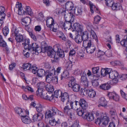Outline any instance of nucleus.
<instances>
[{"instance_id":"72a5a7b5","label":"nucleus","mask_w":127,"mask_h":127,"mask_svg":"<svg viewBox=\"0 0 127 127\" xmlns=\"http://www.w3.org/2000/svg\"><path fill=\"white\" fill-rule=\"evenodd\" d=\"M45 74V70L43 69H40L37 71V76L39 77H42Z\"/></svg>"},{"instance_id":"f704fd0d","label":"nucleus","mask_w":127,"mask_h":127,"mask_svg":"<svg viewBox=\"0 0 127 127\" xmlns=\"http://www.w3.org/2000/svg\"><path fill=\"white\" fill-rule=\"evenodd\" d=\"M89 90L88 88L84 87L81 89L80 91V94L82 95H87L88 94Z\"/></svg>"},{"instance_id":"37998d69","label":"nucleus","mask_w":127,"mask_h":127,"mask_svg":"<svg viewBox=\"0 0 127 127\" xmlns=\"http://www.w3.org/2000/svg\"><path fill=\"white\" fill-rule=\"evenodd\" d=\"M87 75L86 72L84 71L82 75L81 76V82L88 80L86 77Z\"/></svg>"},{"instance_id":"ddd939ff","label":"nucleus","mask_w":127,"mask_h":127,"mask_svg":"<svg viewBox=\"0 0 127 127\" xmlns=\"http://www.w3.org/2000/svg\"><path fill=\"white\" fill-rule=\"evenodd\" d=\"M54 96L58 98L59 96V97H61V101L64 102V93L61 91L59 90L56 91L54 92Z\"/></svg>"},{"instance_id":"c756f323","label":"nucleus","mask_w":127,"mask_h":127,"mask_svg":"<svg viewBox=\"0 0 127 127\" xmlns=\"http://www.w3.org/2000/svg\"><path fill=\"white\" fill-rule=\"evenodd\" d=\"M23 23V24H25L27 25H29L31 22V19L29 17H26L23 19L22 20Z\"/></svg>"},{"instance_id":"0eeeda50","label":"nucleus","mask_w":127,"mask_h":127,"mask_svg":"<svg viewBox=\"0 0 127 127\" xmlns=\"http://www.w3.org/2000/svg\"><path fill=\"white\" fill-rule=\"evenodd\" d=\"M66 105L64 108V113L66 115H68L69 116L71 119H74V114L73 111H72L71 109H72L73 108H71V106Z\"/></svg>"},{"instance_id":"a878e982","label":"nucleus","mask_w":127,"mask_h":127,"mask_svg":"<svg viewBox=\"0 0 127 127\" xmlns=\"http://www.w3.org/2000/svg\"><path fill=\"white\" fill-rule=\"evenodd\" d=\"M45 88L48 92L52 93L54 90V89L53 86L49 83L46 84L45 86Z\"/></svg>"},{"instance_id":"338daca9","label":"nucleus","mask_w":127,"mask_h":127,"mask_svg":"<svg viewBox=\"0 0 127 127\" xmlns=\"http://www.w3.org/2000/svg\"><path fill=\"white\" fill-rule=\"evenodd\" d=\"M82 84L84 87L88 88V80L81 82Z\"/></svg>"},{"instance_id":"f257e3e1","label":"nucleus","mask_w":127,"mask_h":127,"mask_svg":"<svg viewBox=\"0 0 127 127\" xmlns=\"http://www.w3.org/2000/svg\"><path fill=\"white\" fill-rule=\"evenodd\" d=\"M47 55L51 58H53L54 59L58 60L60 57H64V51L61 49H59V47L55 45L53 49L49 47L47 52Z\"/></svg>"},{"instance_id":"69168bd1","label":"nucleus","mask_w":127,"mask_h":127,"mask_svg":"<svg viewBox=\"0 0 127 127\" xmlns=\"http://www.w3.org/2000/svg\"><path fill=\"white\" fill-rule=\"evenodd\" d=\"M105 54H106L105 55L108 58L112 56V54L111 51L110 50H108L106 51L105 53Z\"/></svg>"},{"instance_id":"9d476101","label":"nucleus","mask_w":127,"mask_h":127,"mask_svg":"<svg viewBox=\"0 0 127 127\" xmlns=\"http://www.w3.org/2000/svg\"><path fill=\"white\" fill-rule=\"evenodd\" d=\"M108 95L110 99H113L115 101H118L119 100V96L114 92L109 93Z\"/></svg>"},{"instance_id":"58836bf2","label":"nucleus","mask_w":127,"mask_h":127,"mask_svg":"<svg viewBox=\"0 0 127 127\" xmlns=\"http://www.w3.org/2000/svg\"><path fill=\"white\" fill-rule=\"evenodd\" d=\"M15 39L17 42H20L23 41V37L21 35H18L16 36Z\"/></svg>"},{"instance_id":"052dcab7","label":"nucleus","mask_w":127,"mask_h":127,"mask_svg":"<svg viewBox=\"0 0 127 127\" xmlns=\"http://www.w3.org/2000/svg\"><path fill=\"white\" fill-rule=\"evenodd\" d=\"M112 69L110 71V72H108V74L109 75V77L111 79H113L115 78V76L114 75V71H112Z\"/></svg>"},{"instance_id":"39448f33","label":"nucleus","mask_w":127,"mask_h":127,"mask_svg":"<svg viewBox=\"0 0 127 127\" xmlns=\"http://www.w3.org/2000/svg\"><path fill=\"white\" fill-rule=\"evenodd\" d=\"M53 73L49 72L46 76V81L48 83L56 84L58 83V78L54 76Z\"/></svg>"},{"instance_id":"e433bc0d","label":"nucleus","mask_w":127,"mask_h":127,"mask_svg":"<svg viewBox=\"0 0 127 127\" xmlns=\"http://www.w3.org/2000/svg\"><path fill=\"white\" fill-rule=\"evenodd\" d=\"M64 8H62L60 9H57L56 11L54 12V14L55 15H58L60 13L61 15H63L64 12Z\"/></svg>"},{"instance_id":"dca6fc26","label":"nucleus","mask_w":127,"mask_h":127,"mask_svg":"<svg viewBox=\"0 0 127 127\" xmlns=\"http://www.w3.org/2000/svg\"><path fill=\"white\" fill-rule=\"evenodd\" d=\"M26 115L24 114V116L21 117V120L24 123L29 124L31 123V121L30 118Z\"/></svg>"},{"instance_id":"79ce46f5","label":"nucleus","mask_w":127,"mask_h":127,"mask_svg":"<svg viewBox=\"0 0 127 127\" xmlns=\"http://www.w3.org/2000/svg\"><path fill=\"white\" fill-rule=\"evenodd\" d=\"M45 83L43 82H40L37 84V89L39 88L40 89H43L45 87Z\"/></svg>"},{"instance_id":"b1692460","label":"nucleus","mask_w":127,"mask_h":127,"mask_svg":"<svg viewBox=\"0 0 127 127\" xmlns=\"http://www.w3.org/2000/svg\"><path fill=\"white\" fill-rule=\"evenodd\" d=\"M93 44H92L91 41L90 40H88V39L83 41V46L85 47L86 49L91 46Z\"/></svg>"},{"instance_id":"473e14b6","label":"nucleus","mask_w":127,"mask_h":127,"mask_svg":"<svg viewBox=\"0 0 127 127\" xmlns=\"http://www.w3.org/2000/svg\"><path fill=\"white\" fill-rule=\"evenodd\" d=\"M74 40L78 44L80 43L83 40L81 36L79 34L76 36L74 38Z\"/></svg>"},{"instance_id":"5fc2aeb1","label":"nucleus","mask_w":127,"mask_h":127,"mask_svg":"<svg viewBox=\"0 0 127 127\" xmlns=\"http://www.w3.org/2000/svg\"><path fill=\"white\" fill-rule=\"evenodd\" d=\"M38 68L36 66H34L32 65L31 68V71H32V72L34 74H35L36 73H37V71L38 70Z\"/></svg>"},{"instance_id":"5701e85b","label":"nucleus","mask_w":127,"mask_h":127,"mask_svg":"<svg viewBox=\"0 0 127 127\" xmlns=\"http://www.w3.org/2000/svg\"><path fill=\"white\" fill-rule=\"evenodd\" d=\"M68 79L69 80L68 83V85L69 87L72 86V85L76 83L75 78L73 77H68Z\"/></svg>"},{"instance_id":"ea45409f","label":"nucleus","mask_w":127,"mask_h":127,"mask_svg":"<svg viewBox=\"0 0 127 127\" xmlns=\"http://www.w3.org/2000/svg\"><path fill=\"white\" fill-rule=\"evenodd\" d=\"M110 113L113 119H115L117 118V116L115 111L114 110H111L110 111Z\"/></svg>"},{"instance_id":"774afa93","label":"nucleus","mask_w":127,"mask_h":127,"mask_svg":"<svg viewBox=\"0 0 127 127\" xmlns=\"http://www.w3.org/2000/svg\"><path fill=\"white\" fill-rule=\"evenodd\" d=\"M92 85L94 87H96L99 85V83L98 81L96 80H93L92 82Z\"/></svg>"},{"instance_id":"bb28decb","label":"nucleus","mask_w":127,"mask_h":127,"mask_svg":"<svg viewBox=\"0 0 127 127\" xmlns=\"http://www.w3.org/2000/svg\"><path fill=\"white\" fill-rule=\"evenodd\" d=\"M112 9L113 10H117L120 9V4L119 3H114L111 5Z\"/></svg>"},{"instance_id":"6e6d98bb","label":"nucleus","mask_w":127,"mask_h":127,"mask_svg":"<svg viewBox=\"0 0 127 127\" xmlns=\"http://www.w3.org/2000/svg\"><path fill=\"white\" fill-rule=\"evenodd\" d=\"M38 90L36 92V93L37 96H41L42 95V92H43V89H37Z\"/></svg>"},{"instance_id":"6e6552de","label":"nucleus","mask_w":127,"mask_h":127,"mask_svg":"<svg viewBox=\"0 0 127 127\" xmlns=\"http://www.w3.org/2000/svg\"><path fill=\"white\" fill-rule=\"evenodd\" d=\"M77 103L83 110H86L87 108L88 105L87 103L84 99H81L79 101H76L75 104L76 106L77 105Z\"/></svg>"},{"instance_id":"7ed1b4c3","label":"nucleus","mask_w":127,"mask_h":127,"mask_svg":"<svg viewBox=\"0 0 127 127\" xmlns=\"http://www.w3.org/2000/svg\"><path fill=\"white\" fill-rule=\"evenodd\" d=\"M74 29L72 31L75 30L78 33H80L83 41L88 40L89 38V32L87 31H83V27L82 25L78 23H75L72 28Z\"/></svg>"},{"instance_id":"aec40b11","label":"nucleus","mask_w":127,"mask_h":127,"mask_svg":"<svg viewBox=\"0 0 127 127\" xmlns=\"http://www.w3.org/2000/svg\"><path fill=\"white\" fill-rule=\"evenodd\" d=\"M111 69L108 68H102L101 71V75L103 76H105L108 74V72H110Z\"/></svg>"},{"instance_id":"4d7b16f0","label":"nucleus","mask_w":127,"mask_h":127,"mask_svg":"<svg viewBox=\"0 0 127 127\" xmlns=\"http://www.w3.org/2000/svg\"><path fill=\"white\" fill-rule=\"evenodd\" d=\"M5 16V13L2 14L0 13V23H1L2 22L1 26L3 23V20L4 19Z\"/></svg>"},{"instance_id":"c85d7f7f","label":"nucleus","mask_w":127,"mask_h":127,"mask_svg":"<svg viewBox=\"0 0 127 127\" xmlns=\"http://www.w3.org/2000/svg\"><path fill=\"white\" fill-rule=\"evenodd\" d=\"M72 88L73 91L75 92H78L80 89V85L77 84H74L72 85V87H69Z\"/></svg>"},{"instance_id":"a18cd8bd","label":"nucleus","mask_w":127,"mask_h":127,"mask_svg":"<svg viewBox=\"0 0 127 127\" xmlns=\"http://www.w3.org/2000/svg\"><path fill=\"white\" fill-rule=\"evenodd\" d=\"M35 108L37 111L39 113H40L42 110V106L40 104H36V106L35 107Z\"/></svg>"},{"instance_id":"8fccbe9b","label":"nucleus","mask_w":127,"mask_h":127,"mask_svg":"<svg viewBox=\"0 0 127 127\" xmlns=\"http://www.w3.org/2000/svg\"><path fill=\"white\" fill-rule=\"evenodd\" d=\"M65 67L66 68V70H69L71 68L72 66L71 63L69 61L66 62L65 65Z\"/></svg>"},{"instance_id":"13d9d810","label":"nucleus","mask_w":127,"mask_h":127,"mask_svg":"<svg viewBox=\"0 0 127 127\" xmlns=\"http://www.w3.org/2000/svg\"><path fill=\"white\" fill-rule=\"evenodd\" d=\"M69 17L68 16H64V18H65V20L66 21H71L72 20L71 19H72V16L71 15V14H69Z\"/></svg>"},{"instance_id":"c03bdc74","label":"nucleus","mask_w":127,"mask_h":127,"mask_svg":"<svg viewBox=\"0 0 127 127\" xmlns=\"http://www.w3.org/2000/svg\"><path fill=\"white\" fill-rule=\"evenodd\" d=\"M89 4L90 5L91 12L93 13L94 12V11L96 7L93 4V3L90 1L89 2Z\"/></svg>"},{"instance_id":"603ef678","label":"nucleus","mask_w":127,"mask_h":127,"mask_svg":"<svg viewBox=\"0 0 127 127\" xmlns=\"http://www.w3.org/2000/svg\"><path fill=\"white\" fill-rule=\"evenodd\" d=\"M100 20V17L98 15H97L94 18V23L95 24H98Z\"/></svg>"},{"instance_id":"cd10ccee","label":"nucleus","mask_w":127,"mask_h":127,"mask_svg":"<svg viewBox=\"0 0 127 127\" xmlns=\"http://www.w3.org/2000/svg\"><path fill=\"white\" fill-rule=\"evenodd\" d=\"M32 66V65L30 63H27L23 64L22 67L24 70H29L30 71H31V68Z\"/></svg>"},{"instance_id":"412c9836","label":"nucleus","mask_w":127,"mask_h":127,"mask_svg":"<svg viewBox=\"0 0 127 127\" xmlns=\"http://www.w3.org/2000/svg\"><path fill=\"white\" fill-rule=\"evenodd\" d=\"M87 52L89 54L93 53L95 49V46L93 44L86 49Z\"/></svg>"},{"instance_id":"680f3d73","label":"nucleus","mask_w":127,"mask_h":127,"mask_svg":"<svg viewBox=\"0 0 127 127\" xmlns=\"http://www.w3.org/2000/svg\"><path fill=\"white\" fill-rule=\"evenodd\" d=\"M119 78L120 79L122 80H124L127 78V74H124L119 75Z\"/></svg>"},{"instance_id":"423d86ee","label":"nucleus","mask_w":127,"mask_h":127,"mask_svg":"<svg viewBox=\"0 0 127 127\" xmlns=\"http://www.w3.org/2000/svg\"><path fill=\"white\" fill-rule=\"evenodd\" d=\"M58 110L57 109L54 107L47 109L45 113L46 118H52L56 114Z\"/></svg>"},{"instance_id":"7c9ffc66","label":"nucleus","mask_w":127,"mask_h":127,"mask_svg":"<svg viewBox=\"0 0 127 127\" xmlns=\"http://www.w3.org/2000/svg\"><path fill=\"white\" fill-rule=\"evenodd\" d=\"M88 92V94L89 97L93 98L95 97L96 95V92L93 89L89 90Z\"/></svg>"},{"instance_id":"f3484780","label":"nucleus","mask_w":127,"mask_h":127,"mask_svg":"<svg viewBox=\"0 0 127 127\" xmlns=\"http://www.w3.org/2000/svg\"><path fill=\"white\" fill-rule=\"evenodd\" d=\"M18 9V14L20 15H22V11H23V10L22 9V4L21 3H19V2H17L16 5V7L14 9Z\"/></svg>"},{"instance_id":"2eb2a0df","label":"nucleus","mask_w":127,"mask_h":127,"mask_svg":"<svg viewBox=\"0 0 127 127\" xmlns=\"http://www.w3.org/2000/svg\"><path fill=\"white\" fill-rule=\"evenodd\" d=\"M25 11L23 10V11H22V15L23 14H28L29 15L31 16L33 14V12L32 10L29 6H26L25 8Z\"/></svg>"},{"instance_id":"49530a36","label":"nucleus","mask_w":127,"mask_h":127,"mask_svg":"<svg viewBox=\"0 0 127 127\" xmlns=\"http://www.w3.org/2000/svg\"><path fill=\"white\" fill-rule=\"evenodd\" d=\"M4 36H6L9 33V29L7 27H5L2 30Z\"/></svg>"},{"instance_id":"20e7f679","label":"nucleus","mask_w":127,"mask_h":127,"mask_svg":"<svg viewBox=\"0 0 127 127\" xmlns=\"http://www.w3.org/2000/svg\"><path fill=\"white\" fill-rule=\"evenodd\" d=\"M77 114L79 116H82L84 119L88 121H91L94 119V117L92 113H89L86 111V110H83L82 109L81 110L77 112Z\"/></svg>"},{"instance_id":"6ab92c4d","label":"nucleus","mask_w":127,"mask_h":127,"mask_svg":"<svg viewBox=\"0 0 127 127\" xmlns=\"http://www.w3.org/2000/svg\"><path fill=\"white\" fill-rule=\"evenodd\" d=\"M42 115L40 113L34 115L33 117V120L34 121H38L42 119Z\"/></svg>"},{"instance_id":"a19ab883","label":"nucleus","mask_w":127,"mask_h":127,"mask_svg":"<svg viewBox=\"0 0 127 127\" xmlns=\"http://www.w3.org/2000/svg\"><path fill=\"white\" fill-rule=\"evenodd\" d=\"M98 57L99 58V60L101 61H105L109 60L105 54L103 55L102 56H98Z\"/></svg>"},{"instance_id":"864d4df0","label":"nucleus","mask_w":127,"mask_h":127,"mask_svg":"<svg viewBox=\"0 0 127 127\" xmlns=\"http://www.w3.org/2000/svg\"><path fill=\"white\" fill-rule=\"evenodd\" d=\"M90 33L91 34V36H92V38L93 39H95L96 41H98L97 37L96 34L94 32V31H92V32Z\"/></svg>"},{"instance_id":"393cba45","label":"nucleus","mask_w":127,"mask_h":127,"mask_svg":"<svg viewBox=\"0 0 127 127\" xmlns=\"http://www.w3.org/2000/svg\"><path fill=\"white\" fill-rule=\"evenodd\" d=\"M100 105L102 106H105L107 105V102L105 98L102 97H101L98 101Z\"/></svg>"},{"instance_id":"c9c22d12","label":"nucleus","mask_w":127,"mask_h":127,"mask_svg":"<svg viewBox=\"0 0 127 127\" xmlns=\"http://www.w3.org/2000/svg\"><path fill=\"white\" fill-rule=\"evenodd\" d=\"M86 26L87 30L90 32L94 31L93 27L91 23H87L86 24Z\"/></svg>"},{"instance_id":"f8f14e48","label":"nucleus","mask_w":127,"mask_h":127,"mask_svg":"<svg viewBox=\"0 0 127 127\" xmlns=\"http://www.w3.org/2000/svg\"><path fill=\"white\" fill-rule=\"evenodd\" d=\"M65 10L70 11L73 10L74 7L73 3L71 1H68L65 4Z\"/></svg>"},{"instance_id":"4be33fe9","label":"nucleus","mask_w":127,"mask_h":127,"mask_svg":"<svg viewBox=\"0 0 127 127\" xmlns=\"http://www.w3.org/2000/svg\"><path fill=\"white\" fill-rule=\"evenodd\" d=\"M71 22H73L72 21H66L64 23V29L66 30V29H67L69 30L71 27Z\"/></svg>"},{"instance_id":"09e8293b","label":"nucleus","mask_w":127,"mask_h":127,"mask_svg":"<svg viewBox=\"0 0 127 127\" xmlns=\"http://www.w3.org/2000/svg\"><path fill=\"white\" fill-rule=\"evenodd\" d=\"M76 8H74V9H73V12L76 14L77 15L79 14H81L82 13V11L81 10V8H78L77 10V11L76 12L75 11Z\"/></svg>"},{"instance_id":"4468645a","label":"nucleus","mask_w":127,"mask_h":127,"mask_svg":"<svg viewBox=\"0 0 127 127\" xmlns=\"http://www.w3.org/2000/svg\"><path fill=\"white\" fill-rule=\"evenodd\" d=\"M15 111L16 113L19 114L21 117L24 116V115L26 114L27 113V112L25 110L19 107H16L15 108Z\"/></svg>"},{"instance_id":"3c124183","label":"nucleus","mask_w":127,"mask_h":127,"mask_svg":"<svg viewBox=\"0 0 127 127\" xmlns=\"http://www.w3.org/2000/svg\"><path fill=\"white\" fill-rule=\"evenodd\" d=\"M105 1L106 5L108 6L111 7V5L113 4V0H105Z\"/></svg>"},{"instance_id":"bf43d9fd","label":"nucleus","mask_w":127,"mask_h":127,"mask_svg":"<svg viewBox=\"0 0 127 127\" xmlns=\"http://www.w3.org/2000/svg\"><path fill=\"white\" fill-rule=\"evenodd\" d=\"M99 69V67H93L92 69V72L94 74L97 73Z\"/></svg>"},{"instance_id":"de8ad7c7","label":"nucleus","mask_w":127,"mask_h":127,"mask_svg":"<svg viewBox=\"0 0 127 127\" xmlns=\"http://www.w3.org/2000/svg\"><path fill=\"white\" fill-rule=\"evenodd\" d=\"M49 123L52 126H54L56 124V121L54 118H52L49 120Z\"/></svg>"},{"instance_id":"1a4fd4ad","label":"nucleus","mask_w":127,"mask_h":127,"mask_svg":"<svg viewBox=\"0 0 127 127\" xmlns=\"http://www.w3.org/2000/svg\"><path fill=\"white\" fill-rule=\"evenodd\" d=\"M64 49L65 50V52H67L69 51V48L71 45V42L70 41L66 39L65 37H64Z\"/></svg>"},{"instance_id":"f03ea898","label":"nucleus","mask_w":127,"mask_h":127,"mask_svg":"<svg viewBox=\"0 0 127 127\" xmlns=\"http://www.w3.org/2000/svg\"><path fill=\"white\" fill-rule=\"evenodd\" d=\"M29 40H26L25 42L22 43L24 48L25 50L28 49L29 51L31 52L34 51L35 54L38 55L39 53H40V47L36 43H32L30 44Z\"/></svg>"},{"instance_id":"0e129e2a","label":"nucleus","mask_w":127,"mask_h":127,"mask_svg":"<svg viewBox=\"0 0 127 127\" xmlns=\"http://www.w3.org/2000/svg\"><path fill=\"white\" fill-rule=\"evenodd\" d=\"M120 43L122 46L126 47L127 46V41L125 39L122 40L120 42Z\"/></svg>"},{"instance_id":"e2e57ef3","label":"nucleus","mask_w":127,"mask_h":127,"mask_svg":"<svg viewBox=\"0 0 127 127\" xmlns=\"http://www.w3.org/2000/svg\"><path fill=\"white\" fill-rule=\"evenodd\" d=\"M76 52L73 49L70 51L69 53V56H73L75 55Z\"/></svg>"},{"instance_id":"2f4dec72","label":"nucleus","mask_w":127,"mask_h":127,"mask_svg":"<svg viewBox=\"0 0 127 127\" xmlns=\"http://www.w3.org/2000/svg\"><path fill=\"white\" fill-rule=\"evenodd\" d=\"M100 88L103 90H108L110 88V86L108 83H105L99 86Z\"/></svg>"},{"instance_id":"a211bd4d","label":"nucleus","mask_w":127,"mask_h":127,"mask_svg":"<svg viewBox=\"0 0 127 127\" xmlns=\"http://www.w3.org/2000/svg\"><path fill=\"white\" fill-rule=\"evenodd\" d=\"M102 124L103 126H101V127H105L108 124L109 121V118L106 116H103L101 118Z\"/></svg>"},{"instance_id":"4c0bfd02","label":"nucleus","mask_w":127,"mask_h":127,"mask_svg":"<svg viewBox=\"0 0 127 127\" xmlns=\"http://www.w3.org/2000/svg\"><path fill=\"white\" fill-rule=\"evenodd\" d=\"M46 96L47 97H46V99L50 101L52 100L54 98V95L52 93L48 92Z\"/></svg>"},{"instance_id":"9b49d317","label":"nucleus","mask_w":127,"mask_h":127,"mask_svg":"<svg viewBox=\"0 0 127 127\" xmlns=\"http://www.w3.org/2000/svg\"><path fill=\"white\" fill-rule=\"evenodd\" d=\"M46 25L47 27H52L53 25L57 24L54 23V21L52 17H48L47 19L46 20Z\"/></svg>"}]
</instances>
